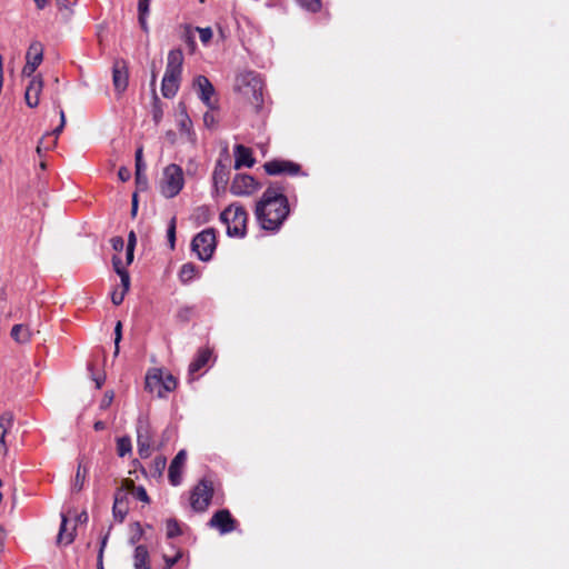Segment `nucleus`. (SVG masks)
<instances>
[{
  "mask_svg": "<svg viewBox=\"0 0 569 569\" xmlns=\"http://www.w3.org/2000/svg\"><path fill=\"white\" fill-rule=\"evenodd\" d=\"M260 183L250 174L238 173L230 184V192L237 197H249L260 189Z\"/></svg>",
  "mask_w": 569,
  "mask_h": 569,
  "instance_id": "obj_8",
  "label": "nucleus"
},
{
  "mask_svg": "<svg viewBox=\"0 0 569 569\" xmlns=\"http://www.w3.org/2000/svg\"><path fill=\"white\" fill-rule=\"evenodd\" d=\"M7 538V531L3 526L0 525V552L4 549V542Z\"/></svg>",
  "mask_w": 569,
  "mask_h": 569,
  "instance_id": "obj_50",
  "label": "nucleus"
},
{
  "mask_svg": "<svg viewBox=\"0 0 569 569\" xmlns=\"http://www.w3.org/2000/svg\"><path fill=\"white\" fill-rule=\"evenodd\" d=\"M182 557L181 551H177L174 556L169 557L167 555L163 556L164 560V569H171Z\"/></svg>",
  "mask_w": 569,
  "mask_h": 569,
  "instance_id": "obj_40",
  "label": "nucleus"
},
{
  "mask_svg": "<svg viewBox=\"0 0 569 569\" xmlns=\"http://www.w3.org/2000/svg\"><path fill=\"white\" fill-rule=\"evenodd\" d=\"M93 380L96 382V388L97 389H100L104 382V376H98V377H93Z\"/></svg>",
  "mask_w": 569,
  "mask_h": 569,
  "instance_id": "obj_57",
  "label": "nucleus"
},
{
  "mask_svg": "<svg viewBox=\"0 0 569 569\" xmlns=\"http://www.w3.org/2000/svg\"><path fill=\"white\" fill-rule=\"evenodd\" d=\"M196 30L198 31L199 33V37H200V40L203 44H208L210 42V40L212 39V36H213V32L211 30V28L207 27V28H196Z\"/></svg>",
  "mask_w": 569,
  "mask_h": 569,
  "instance_id": "obj_38",
  "label": "nucleus"
},
{
  "mask_svg": "<svg viewBox=\"0 0 569 569\" xmlns=\"http://www.w3.org/2000/svg\"><path fill=\"white\" fill-rule=\"evenodd\" d=\"M136 182L140 190L147 189L148 180L143 171H136Z\"/></svg>",
  "mask_w": 569,
  "mask_h": 569,
  "instance_id": "obj_41",
  "label": "nucleus"
},
{
  "mask_svg": "<svg viewBox=\"0 0 569 569\" xmlns=\"http://www.w3.org/2000/svg\"><path fill=\"white\" fill-rule=\"evenodd\" d=\"M111 530V527L109 528L108 532L101 538L100 541V549L98 552V569H103L102 558H103V551L107 546L108 539H109V532Z\"/></svg>",
  "mask_w": 569,
  "mask_h": 569,
  "instance_id": "obj_37",
  "label": "nucleus"
},
{
  "mask_svg": "<svg viewBox=\"0 0 569 569\" xmlns=\"http://www.w3.org/2000/svg\"><path fill=\"white\" fill-rule=\"evenodd\" d=\"M234 89L256 109L261 108L263 102V82L258 73L253 71L239 73L236 77Z\"/></svg>",
  "mask_w": 569,
  "mask_h": 569,
  "instance_id": "obj_2",
  "label": "nucleus"
},
{
  "mask_svg": "<svg viewBox=\"0 0 569 569\" xmlns=\"http://www.w3.org/2000/svg\"><path fill=\"white\" fill-rule=\"evenodd\" d=\"M122 495L121 491H118L114 497V503L112 508L113 517L119 520L120 522L123 521L127 509L123 507L122 498L120 497Z\"/></svg>",
  "mask_w": 569,
  "mask_h": 569,
  "instance_id": "obj_29",
  "label": "nucleus"
},
{
  "mask_svg": "<svg viewBox=\"0 0 569 569\" xmlns=\"http://www.w3.org/2000/svg\"><path fill=\"white\" fill-rule=\"evenodd\" d=\"M112 81L117 92L121 93L128 86V71L123 61H117L113 64Z\"/></svg>",
  "mask_w": 569,
  "mask_h": 569,
  "instance_id": "obj_17",
  "label": "nucleus"
},
{
  "mask_svg": "<svg viewBox=\"0 0 569 569\" xmlns=\"http://www.w3.org/2000/svg\"><path fill=\"white\" fill-rule=\"evenodd\" d=\"M137 210H138V199H137V194L134 193L132 196V208H131L132 216L137 214Z\"/></svg>",
  "mask_w": 569,
  "mask_h": 569,
  "instance_id": "obj_56",
  "label": "nucleus"
},
{
  "mask_svg": "<svg viewBox=\"0 0 569 569\" xmlns=\"http://www.w3.org/2000/svg\"><path fill=\"white\" fill-rule=\"evenodd\" d=\"M179 129L181 137L192 146L197 142V136L192 130L191 119L187 113L181 114V119L179 120Z\"/></svg>",
  "mask_w": 569,
  "mask_h": 569,
  "instance_id": "obj_22",
  "label": "nucleus"
},
{
  "mask_svg": "<svg viewBox=\"0 0 569 569\" xmlns=\"http://www.w3.org/2000/svg\"><path fill=\"white\" fill-rule=\"evenodd\" d=\"M87 475H88V467L83 466L82 462L80 461L78 465V468H77L74 479L71 485L72 491L79 492L80 490H82L84 482H86Z\"/></svg>",
  "mask_w": 569,
  "mask_h": 569,
  "instance_id": "obj_25",
  "label": "nucleus"
},
{
  "mask_svg": "<svg viewBox=\"0 0 569 569\" xmlns=\"http://www.w3.org/2000/svg\"><path fill=\"white\" fill-rule=\"evenodd\" d=\"M42 90V81L38 78H33L26 90V102L30 108H34L39 104V97Z\"/></svg>",
  "mask_w": 569,
  "mask_h": 569,
  "instance_id": "obj_20",
  "label": "nucleus"
},
{
  "mask_svg": "<svg viewBox=\"0 0 569 569\" xmlns=\"http://www.w3.org/2000/svg\"><path fill=\"white\" fill-rule=\"evenodd\" d=\"M33 1L36 3L37 8H39V9H43L47 4V0H33Z\"/></svg>",
  "mask_w": 569,
  "mask_h": 569,
  "instance_id": "obj_61",
  "label": "nucleus"
},
{
  "mask_svg": "<svg viewBox=\"0 0 569 569\" xmlns=\"http://www.w3.org/2000/svg\"><path fill=\"white\" fill-rule=\"evenodd\" d=\"M14 417L13 413L10 411H6L0 416V431H2L3 435H8V432L11 430L13 426Z\"/></svg>",
  "mask_w": 569,
  "mask_h": 569,
  "instance_id": "obj_31",
  "label": "nucleus"
},
{
  "mask_svg": "<svg viewBox=\"0 0 569 569\" xmlns=\"http://www.w3.org/2000/svg\"><path fill=\"white\" fill-rule=\"evenodd\" d=\"M147 18H148V14H139L138 19H139V23H140V27L141 29L144 31V32H148L149 28H148V22H147Z\"/></svg>",
  "mask_w": 569,
  "mask_h": 569,
  "instance_id": "obj_51",
  "label": "nucleus"
},
{
  "mask_svg": "<svg viewBox=\"0 0 569 569\" xmlns=\"http://www.w3.org/2000/svg\"><path fill=\"white\" fill-rule=\"evenodd\" d=\"M111 246L113 250L121 251L124 247V240L121 237H113L111 239Z\"/></svg>",
  "mask_w": 569,
  "mask_h": 569,
  "instance_id": "obj_47",
  "label": "nucleus"
},
{
  "mask_svg": "<svg viewBox=\"0 0 569 569\" xmlns=\"http://www.w3.org/2000/svg\"><path fill=\"white\" fill-rule=\"evenodd\" d=\"M121 330H122V325L120 321H118L116 325V328H114V345H116L114 353L116 355L119 352V343H120L121 337H122Z\"/></svg>",
  "mask_w": 569,
  "mask_h": 569,
  "instance_id": "obj_43",
  "label": "nucleus"
},
{
  "mask_svg": "<svg viewBox=\"0 0 569 569\" xmlns=\"http://www.w3.org/2000/svg\"><path fill=\"white\" fill-rule=\"evenodd\" d=\"M199 99L210 109H216V101L213 100L214 88L209 79L204 76H198L193 81Z\"/></svg>",
  "mask_w": 569,
  "mask_h": 569,
  "instance_id": "obj_10",
  "label": "nucleus"
},
{
  "mask_svg": "<svg viewBox=\"0 0 569 569\" xmlns=\"http://www.w3.org/2000/svg\"><path fill=\"white\" fill-rule=\"evenodd\" d=\"M150 0H138V12L139 14H149Z\"/></svg>",
  "mask_w": 569,
  "mask_h": 569,
  "instance_id": "obj_44",
  "label": "nucleus"
},
{
  "mask_svg": "<svg viewBox=\"0 0 569 569\" xmlns=\"http://www.w3.org/2000/svg\"><path fill=\"white\" fill-rule=\"evenodd\" d=\"M181 74L164 71L162 82H161V92L164 98H173L178 92L180 84Z\"/></svg>",
  "mask_w": 569,
  "mask_h": 569,
  "instance_id": "obj_15",
  "label": "nucleus"
},
{
  "mask_svg": "<svg viewBox=\"0 0 569 569\" xmlns=\"http://www.w3.org/2000/svg\"><path fill=\"white\" fill-rule=\"evenodd\" d=\"M220 220L226 224L229 237L243 238L246 236L248 213L242 206L230 204L221 212Z\"/></svg>",
  "mask_w": 569,
  "mask_h": 569,
  "instance_id": "obj_3",
  "label": "nucleus"
},
{
  "mask_svg": "<svg viewBox=\"0 0 569 569\" xmlns=\"http://www.w3.org/2000/svg\"><path fill=\"white\" fill-rule=\"evenodd\" d=\"M112 264H113L114 271L120 277L121 286L127 287L128 284H130V276H129L128 271L126 270L121 259L118 257H113Z\"/></svg>",
  "mask_w": 569,
  "mask_h": 569,
  "instance_id": "obj_27",
  "label": "nucleus"
},
{
  "mask_svg": "<svg viewBox=\"0 0 569 569\" xmlns=\"http://www.w3.org/2000/svg\"><path fill=\"white\" fill-rule=\"evenodd\" d=\"M184 186L182 168L171 163L163 169L162 179L160 181L161 194L166 198L176 197Z\"/></svg>",
  "mask_w": 569,
  "mask_h": 569,
  "instance_id": "obj_5",
  "label": "nucleus"
},
{
  "mask_svg": "<svg viewBox=\"0 0 569 569\" xmlns=\"http://www.w3.org/2000/svg\"><path fill=\"white\" fill-rule=\"evenodd\" d=\"M131 440L129 437H121L117 441V451L119 457H124L127 453L131 452Z\"/></svg>",
  "mask_w": 569,
  "mask_h": 569,
  "instance_id": "obj_32",
  "label": "nucleus"
},
{
  "mask_svg": "<svg viewBox=\"0 0 569 569\" xmlns=\"http://www.w3.org/2000/svg\"><path fill=\"white\" fill-rule=\"evenodd\" d=\"M166 463H167L166 458H163V457L156 458L153 461L154 471L157 473L161 475V472L166 468Z\"/></svg>",
  "mask_w": 569,
  "mask_h": 569,
  "instance_id": "obj_45",
  "label": "nucleus"
},
{
  "mask_svg": "<svg viewBox=\"0 0 569 569\" xmlns=\"http://www.w3.org/2000/svg\"><path fill=\"white\" fill-rule=\"evenodd\" d=\"M213 180L216 184H218L219 182L224 183V174L222 172H219L218 170H214Z\"/></svg>",
  "mask_w": 569,
  "mask_h": 569,
  "instance_id": "obj_54",
  "label": "nucleus"
},
{
  "mask_svg": "<svg viewBox=\"0 0 569 569\" xmlns=\"http://www.w3.org/2000/svg\"><path fill=\"white\" fill-rule=\"evenodd\" d=\"M176 387V378L171 373L164 372L162 369L153 368L149 370L146 376V389L156 393L159 398L166 397V395L174 390Z\"/></svg>",
  "mask_w": 569,
  "mask_h": 569,
  "instance_id": "obj_4",
  "label": "nucleus"
},
{
  "mask_svg": "<svg viewBox=\"0 0 569 569\" xmlns=\"http://www.w3.org/2000/svg\"><path fill=\"white\" fill-rule=\"evenodd\" d=\"M118 177L121 181H128L131 177V172L128 168L121 167L118 171Z\"/></svg>",
  "mask_w": 569,
  "mask_h": 569,
  "instance_id": "obj_48",
  "label": "nucleus"
},
{
  "mask_svg": "<svg viewBox=\"0 0 569 569\" xmlns=\"http://www.w3.org/2000/svg\"><path fill=\"white\" fill-rule=\"evenodd\" d=\"M113 401V392L112 391H107L100 402V408L101 409H106L108 408L111 402Z\"/></svg>",
  "mask_w": 569,
  "mask_h": 569,
  "instance_id": "obj_46",
  "label": "nucleus"
},
{
  "mask_svg": "<svg viewBox=\"0 0 569 569\" xmlns=\"http://www.w3.org/2000/svg\"><path fill=\"white\" fill-rule=\"evenodd\" d=\"M266 172L270 176H278L281 173H288L296 176L300 172V166L296 162L288 160H272L266 162L263 166Z\"/></svg>",
  "mask_w": 569,
  "mask_h": 569,
  "instance_id": "obj_11",
  "label": "nucleus"
},
{
  "mask_svg": "<svg viewBox=\"0 0 569 569\" xmlns=\"http://www.w3.org/2000/svg\"><path fill=\"white\" fill-rule=\"evenodd\" d=\"M121 287H122L121 290L116 289L111 293V300L116 306H119L123 301L124 296L130 288V284H128L127 287H124V286H121Z\"/></svg>",
  "mask_w": 569,
  "mask_h": 569,
  "instance_id": "obj_36",
  "label": "nucleus"
},
{
  "mask_svg": "<svg viewBox=\"0 0 569 569\" xmlns=\"http://www.w3.org/2000/svg\"><path fill=\"white\" fill-rule=\"evenodd\" d=\"M167 537L174 538L181 535L179 523L174 519H169L166 525Z\"/></svg>",
  "mask_w": 569,
  "mask_h": 569,
  "instance_id": "obj_34",
  "label": "nucleus"
},
{
  "mask_svg": "<svg viewBox=\"0 0 569 569\" xmlns=\"http://www.w3.org/2000/svg\"><path fill=\"white\" fill-rule=\"evenodd\" d=\"M186 460L187 451L183 449L180 450L172 459L168 471L169 481L172 486H179L181 483Z\"/></svg>",
  "mask_w": 569,
  "mask_h": 569,
  "instance_id": "obj_13",
  "label": "nucleus"
},
{
  "mask_svg": "<svg viewBox=\"0 0 569 569\" xmlns=\"http://www.w3.org/2000/svg\"><path fill=\"white\" fill-rule=\"evenodd\" d=\"M143 538V529L139 522H134L130 527L129 543L131 546H138Z\"/></svg>",
  "mask_w": 569,
  "mask_h": 569,
  "instance_id": "obj_30",
  "label": "nucleus"
},
{
  "mask_svg": "<svg viewBox=\"0 0 569 569\" xmlns=\"http://www.w3.org/2000/svg\"><path fill=\"white\" fill-rule=\"evenodd\" d=\"M183 53L180 49H172L168 53L166 71L181 74Z\"/></svg>",
  "mask_w": 569,
  "mask_h": 569,
  "instance_id": "obj_21",
  "label": "nucleus"
},
{
  "mask_svg": "<svg viewBox=\"0 0 569 569\" xmlns=\"http://www.w3.org/2000/svg\"><path fill=\"white\" fill-rule=\"evenodd\" d=\"M203 122H204L206 127L212 128L216 123L214 116L211 112H206L203 114Z\"/></svg>",
  "mask_w": 569,
  "mask_h": 569,
  "instance_id": "obj_49",
  "label": "nucleus"
},
{
  "mask_svg": "<svg viewBox=\"0 0 569 569\" xmlns=\"http://www.w3.org/2000/svg\"><path fill=\"white\" fill-rule=\"evenodd\" d=\"M212 355V351L208 348H202L198 351L196 358L191 361L189 365V376L191 377L190 380H193V375L198 372L200 369H202L210 360Z\"/></svg>",
  "mask_w": 569,
  "mask_h": 569,
  "instance_id": "obj_19",
  "label": "nucleus"
},
{
  "mask_svg": "<svg viewBox=\"0 0 569 569\" xmlns=\"http://www.w3.org/2000/svg\"><path fill=\"white\" fill-rule=\"evenodd\" d=\"M167 238L170 244V248H174L176 243V217H172L169 221L168 229H167Z\"/></svg>",
  "mask_w": 569,
  "mask_h": 569,
  "instance_id": "obj_35",
  "label": "nucleus"
},
{
  "mask_svg": "<svg viewBox=\"0 0 569 569\" xmlns=\"http://www.w3.org/2000/svg\"><path fill=\"white\" fill-rule=\"evenodd\" d=\"M234 156V169H240L242 167L251 168L253 167L256 160L252 157V152L249 148L243 144H236L233 149Z\"/></svg>",
  "mask_w": 569,
  "mask_h": 569,
  "instance_id": "obj_16",
  "label": "nucleus"
},
{
  "mask_svg": "<svg viewBox=\"0 0 569 569\" xmlns=\"http://www.w3.org/2000/svg\"><path fill=\"white\" fill-rule=\"evenodd\" d=\"M187 42H188V44H189L192 49H194V47H196V42H194V40H193L192 36H188V38H187Z\"/></svg>",
  "mask_w": 569,
  "mask_h": 569,
  "instance_id": "obj_62",
  "label": "nucleus"
},
{
  "mask_svg": "<svg viewBox=\"0 0 569 569\" xmlns=\"http://www.w3.org/2000/svg\"><path fill=\"white\" fill-rule=\"evenodd\" d=\"M60 7L67 8L68 4L76 2V0H57Z\"/></svg>",
  "mask_w": 569,
  "mask_h": 569,
  "instance_id": "obj_59",
  "label": "nucleus"
},
{
  "mask_svg": "<svg viewBox=\"0 0 569 569\" xmlns=\"http://www.w3.org/2000/svg\"><path fill=\"white\" fill-rule=\"evenodd\" d=\"M199 276L196 266L191 262L183 263L179 270V280L187 284Z\"/></svg>",
  "mask_w": 569,
  "mask_h": 569,
  "instance_id": "obj_24",
  "label": "nucleus"
},
{
  "mask_svg": "<svg viewBox=\"0 0 569 569\" xmlns=\"http://www.w3.org/2000/svg\"><path fill=\"white\" fill-rule=\"evenodd\" d=\"M76 538V525L69 526L67 517L61 515V525L57 536V543L60 546H68L73 542Z\"/></svg>",
  "mask_w": 569,
  "mask_h": 569,
  "instance_id": "obj_18",
  "label": "nucleus"
},
{
  "mask_svg": "<svg viewBox=\"0 0 569 569\" xmlns=\"http://www.w3.org/2000/svg\"><path fill=\"white\" fill-rule=\"evenodd\" d=\"M132 496L137 499V500H140L142 502H146L148 503L149 502V496L146 491V489L142 487V486H139V487H134L132 489Z\"/></svg>",
  "mask_w": 569,
  "mask_h": 569,
  "instance_id": "obj_39",
  "label": "nucleus"
},
{
  "mask_svg": "<svg viewBox=\"0 0 569 569\" xmlns=\"http://www.w3.org/2000/svg\"><path fill=\"white\" fill-rule=\"evenodd\" d=\"M136 243H137V238H136V233L133 231H130L129 236H128V243H127V247L128 248H133L136 247Z\"/></svg>",
  "mask_w": 569,
  "mask_h": 569,
  "instance_id": "obj_53",
  "label": "nucleus"
},
{
  "mask_svg": "<svg viewBox=\"0 0 569 569\" xmlns=\"http://www.w3.org/2000/svg\"><path fill=\"white\" fill-rule=\"evenodd\" d=\"M11 337L19 343H26L31 338V331L23 325H14L11 329Z\"/></svg>",
  "mask_w": 569,
  "mask_h": 569,
  "instance_id": "obj_26",
  "label": "nucleus"
},
{
  "mask_svg": "<svg viewBox=\"0 0 569 569\" xmlns=\"http://www.w3.org/2000/svg\"><path fill=\"white\" fill-rule=\"evenodd\" d=\"M94 430L96 431H101L103 429H106V423L101 420L94 422V426H93Z\"/></svg>",
  "mask_w": 569,
  "mask_h": 569,
  "instance_id": "obj_58",
  "label": "nucleus"
},
{
  "mask_svg": "<svg viewBox=\"0 0 569 569\" xmlns=\"http://www.w3.org/2000/svg\"><path fill=\"white\" fill-rule=\"evenodd\" d=\"M58 108H59V116H60V124L51 133H48L46 137L42 138V140L40 141V143L38 146V150H40L41 146L44 143V140L47 138H50L51 136H53L52 144L54 146L57 143L58 136L62 132V130L64 128L66 114H64V111L59 106H58Z\"/></svg>",
  "mask_w": 569,
  "mask_h": 569,
  "instance_id": "obj_28",
  "label": "nucleus"
},
{
  "mask_svg": "<svg viewBox=\"0 0 569 569\" xmlns=\"http://www.w3.org/2000/svg\"><path fill=\"white\" fill-rule=\"evenodd\" d=\"M209 526L219 530L221 535L229 533L236 529V520L227 509L217 511L209 521Z\"/></svg>",
  "mask_w": 569,
  "mask_h": 569,
  "instance_id": "obj_12",
  "label": "nucleus"
},
{
  "mask_svg": "<svg viewBox=\"0 0 569 569\" xmlns=\"http://www.w3.org/2000/svg\"><path fill=\"white\" fill-rule=\"evenodd\" d=\"M289 202L280 187L270 186L256 204V219L267 231L277 232L289 214Z\"/></svg>",
  "mask_w": 569,
  "mask_h": 569,
  "instance_id": "obj_1",
  "label": "nucleus"
},
{
  "mask_svg": "<svg viewBox=\"0 0 569 569\" xmlns=\"http://www.w3.org/2000/svg\"><path fill=\"white\" fill-rule=\"evenodd\" d=\"M42 57V44L40 42L31 43L27 52V63L23 68V72L28 76L32 74L41 63Z\"/></svg>",
  "mask_w": 569,
  "mask_h": 569,
  "instance_id": "obj_14",
  "label": "nucleus"
},
{
  "mask_svg": "<svg viewBox=\"0 0 569 569\" xmlns=\"http://www.w3.org/2000/svg\"><path fill=\"white\" fill-rule=\"evenodd\" d=\"M298 4L307 11L317 12L321 8V0H297Z\"/></svg>",
  "mask_w": 569,
  "mask_h": 569,
  "instance_id": "obj_33",
  "label": "nucleus"
},
{
  "mask_svg": "<svg viewBox=\"0 0 569 569\" xmlns=\"http://www.w3.org/2000/svg\"><path fill=\"white\" fill-rule=\"evenodd\" d=\"M133 251H134L133 248L127 247V253H126L127 264H130L133 261Z\"/></svg>",
  "mask_w": 569,
  "mask_h": 569,
  "instance_id": "obj_55",
  "label": "nucleus"
},
{
  "mask_svg": "<svg viewBox=\"0 0 569 569\" xmlns=\"http://www.w3.org/2000/svg\"><path fill=\"white\" fill-rule=\"evenodd\" d=\"M151 428L147 420L139 419L137 423V445L141 458H148L151 453Z\"/></svg>",
  "mask_w": 569,
  "mask_h": 569,
  "instance_id": "obj_9",
  "label": "nucleus"
},
{
  "mask_svg": "<svg viewBox=\"0 0 569 569\" xmlns=\"http://www.w3.org/2000/svg\"><path fill=\"white\" fill-rule=\"evenodd\" d=\"M217 247L214 229L209 228L196 234L191 241V249L201 261H209Z\"/></svg>",
  "mask_w": 569,
  "mask_h": 569,
  "instance_id": "obj_6",
  "label": "nucleus"
},
{
  "mask_svg": "<svg viewBox=\"0 0 569 569\" xmlns=\"http://www.w3.org/2000/svg\"><path fill=\"white\" fill-rule=\"evenodd\" d=\"M213 495V488L211 482L207 480H201L191 491L190 495V505L191 508L197 512L204 511Z\"/></svg>",
  "mask_w": 569,
  "mask_h": 569,
  "instance_id": "obj_7",
  "label": "nucleus"
},
{
  "mask_svg": "<svg viewBox=\"0 0 569 569\" xmlns=\"http://www.w3.org/2000/svg\"><path fill=\"white\" fill-rule=\"evenodd\" d=\"M8 451L7 445H6V435L0 431V453L6 455Z\"/></svg>",
  "mask_w": 569,
  "mask_h": 569,
  "instance_id": "obj_52",
  "label": "nucleus"
},
{
  "mask_svg": "<svg viewBox=\"0 0 569 569\" xmlns=\"http://www.w3.org/2000/svg\"><path fill=\"white\" fill-rule=\"evenodd\" d=\"M134 569H150L149 551L146 546L138 545L133 552Z\"/></svg>",
  "mask_w": 569,
  "mask_h": 569,
  "instance_id": "obj_23",
  "label": "nucleus"
},
{
  "mask_svg": "<svg viewBox=\"0 0 569 569\" xmlns=\"http://www.w3.org/2000/svg\"><path fill=\"white\" fill-rule=\"evenodd\" d=\"M146 164L142 160V148L136 150V171H144Z\"/></svg>",
  "mask_w": 569,
  "mask_h": 569,
  "instance_id": "obj_42",
  "label": "nucleus"
},
{
  "mask_svg": "<svg viewBox=\"0 0 569 569\" xmlns=\"http://www.w3.org/2000/svg\"><path fill=\"white\" fill-rule=\"evenodd\" d=\"M88 520V515L86 511L81 512L78 517H77V521L79 522H86Z\"/></svg>",
  "mask_w": 569,
  "mask_h": 569,
  "instance_id": "obj_60",
  "label": "nucleus"
}]
</instances>
